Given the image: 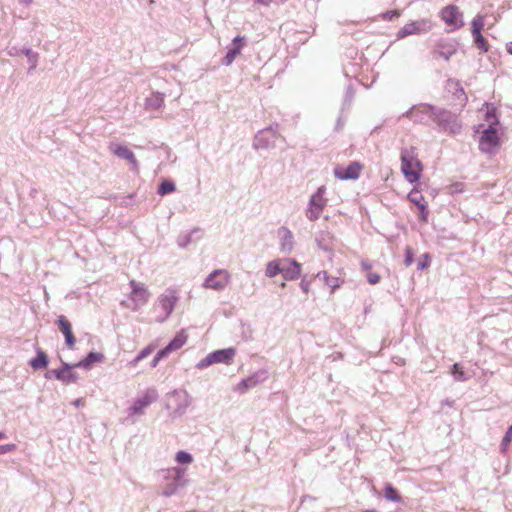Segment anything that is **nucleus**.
<instances>
[{"instance_id": "1", "label": "nucleus", "mask_w": 512, "mask_h": 512, "mask_svg": "<svg viewBox=\"0 0 512 512\" xmlns=\"http://www.w3.org/2000/svg\"><path fill=\"white\" fill-rule=\"evenodd\" d=\"M429 115L430 120L437 123L444 131L451 134L459 133L461 124L455 114L445 109H438L431 105H424L420 109Z\"/></svg>"}, {"instance_id": "2", "label": "nucleus", "mask_w": 512, "mask_h": 512, "mask_svg": "<svg viewBox=\"0 0 512 512\" xmlns=\"http://www.w3.org/2000/svg\"><path fill=\"white\" fill-rule=\"evenodd\" d=\"M401 170L405 178L411 183L418 181L420 178L422 165L417 158L414 147L405 148L401 151Z\"/></svg>"}, {"instance_id": "3", "label": "nucleus", "mask_w": 512, "mask_h": 512, "mask_svg": "<svg viewBox=\"0 0 512 512\" xmlns=\"http://www.w3.org/2000/svg\"><path fill=\"white\" fill-rule=\"evenodd\" d=\"M190 403L189 394L185 390H174L166 398V408L171 410L173 417H180L185 414Z\"/></svg>"}, {"instance_id": "4", "label": "nucleus", "mask_w": 512, "mask_h": 512, "mask_svg": "<svg viewBox=\"0 0 512 512\" xmlns=\"http://www.w3.org/2000/svg\"><path fill=\"white\" fill-rule=\"evenodd\" d=\"M165 479L169 481L163 487L162 495L165 497L174 495L179 488H183L188 483V480L185 478V469L178 466L168 469Z\"/></svg>"}, {"instance_id": "5", "label": "nucleus", "mask_w": 512, "mask_h": 512, "mask_svg": "<svg viewBox=\"0 0 512 512\" xmlns=\"http://www.w3.org/2000/svg\"><path fill=\"white\" fill-rule=\"evenodd\" d=\"M277 140L285 142V138L278 133L276 128L268 127L258 131L253 140V147L255 149H273L276 147Z\"/></svg>"}, {"instance_id": "6", "label": "nucleus", "mask_w": 512, "mask_h": 512, "mask_svg": "<svg viewBox=\"0 0 512 512\" xmlns=\"http://www.w3.org/2000/svg\"><path fill=\"white\" fill-rule=\"evenodd\" d=\"M230 274L225 269H216L205 279L203 287L215 291H222L229 283Z\"/></svg>"}, {"instance_id": "7", "label": "nucleus", "mask_w": 512, "mask_h": 512, "mask_svg": "<svg viewBox=\"0 0 512 512\" xmlns=\"http://www.w3.org/2000/svg\"><path fill=\"white\" fill-rule=\"evenodd\" d=\"M235 355V349L227 348L220 349L209 353L204 359L199 361L196 365L198 369H204L215 363H229Z\"/></svg>"}, {"instance_id": "8", "label": "nucleus", "mask_w": 512, "mask_h": 512, "mask_svg": "<svg viewBox=\"0 0 512 512\" xmlns=\"http://www.w3.org/2000/svg\"><path fill=\"white\" fill-rule=\"evenodd\" d=\"M74 368L78 367L75 366V364L62 362L61 368L49 371L46 374V378H49L50 375H53L57 380L63 382L64 384L75 383L79 379V374L73 371Z\"/></svg>"}, {"instance_id": "9", "label": "nucleus", "mask_w": 512, "mask_h": 512, "mask_svg": "<svg viewBox=\"0 0 512 512\" xmlns=\"http://www.w3.org/2000/svg\"><path fill=\"white\" fill-rule=\"evenodd\" d=\"M178 300L176 292L174 290H166L158 298V306L163 311V315L157 319L158 322H164L170 314L173 312L175 304Z\"/></svg>"}, {"instance_id": "10", "label": "nucleus", "mask_w": 512, "mask_h": 512, "mask_svg": "<svg viewBox=\"0 0 512 512\" xmlns=\"http://www.w3.org/2000/svg\"><path fill=\"white\" fill-rule=\"evenodd\" d=\"M433 24L429 19H421L415 22H411L406 24L403 28H401L397 33V38H405L409 35L419 34L423 32H428L432 29Z\"/></svg>"}, {"instance_id": "11", "label": "nucleus", "mask_w": 512, "mask_h": 512, "mask_svg": "<svg viewBox=\"0 0 512 512\" xmlns=\"http://www.w3.org/2000/svg\"><path fill=\"white\" fill-rule=\"evenodd\" d=\"M499 146V137L495 128L485 129L479 140V149L484 153H493Z\"/></svg>"}, {"instance_id": "12", "label": "nucleus", "mask_w": 512, "mask_h": 512, "mask_svg": "<svg viewBox=\"0 0 512 512\" xmlns=\"http://www.w3.org/2000/svg\"><path fill=\"white\" fill-rule=\"evenodd\" d=\"M130 286L132 288L130 299L134 303L132 309L137 310L148 302L150 293L143 283L136 282L135 280L130 281Z\"/></svg>"}, {"instance_id": "13", "label": "nucleus", "mask_w": 512, "mask_h": 512, "mask_svg": "<svg viewBox=\"0 0 512 512\" xmlns=\"http://www.w3.org/2000/svg\"><path fill=\"white\" fill-rule=\"evenodd\" d=\"M441 19L450 26L453 30L458 29L464 25L462 14L459 8L454 5H449L441 10Z\"/></svg>"}, {"instance_id": "14", "label": "nucleus", "mask_w": 512, "mask_h": 512, "mask_svg": "<svg viewBox=\"0 0 512 512\" xmlns=\"http://www.w3.org/2000/svg\"><path fill=\"white\" fill-rule=\"evenodd\" d=\"M158 398V393L155 389L147 390L144 395L137 398L133 405L129 408L130 414L141 415L144 413L145 408L155 402Z\"/></svg>"}, {"instance_id": "15", "label": "nucleus", "mask_w": 512, "mask_h": 512, "mask_svg": "<svg viewBox=\"0 0 512 512\" xmlns=\"http://www.w3.org/2000/svg\"><path fill=\"white\" fill-rule=\"evenodd\" d=\"M109 149L119 158L127 160L131 166L132 171L137 172L139 170V163L134 155V153L127 147L123 145H117L111 143Z\"/></svg>"}, {"instance_id": "16", "label": "nucleus", "mask_w": 512, "mask_h": 512, "mask_svg": "<svg viewBox=\"0 0 512 512\" xmlns=\"http://www.w3.org/2000/svg\"><path fill=\"white\" fill-rule=\"evenodd\" d=\"M245 37L236 36L231 45L228 47V51L225 57L222 59V64L225 66H229L233 63L235 58L240 54L243 46H244Z\"/></svg>"}, {"instance_id": "17", "label": "nucleus", "mask_w": 512, "mask_h": 512, "mask_svg": "<svg viewBox=\"0 0 512 512\" xmlns=\"http://www.w3.org/2000/svg\"><path fill=\"white\" fill-rule=\"evenodd\" d=\"M361 168L358 162H352L346 168H335L334 175L336 178L342 180L357 179L360 175Z\"/></svg>"}, {"instance_id": "18", "label": "nucleus", "mask_w": 512, "mask_h": 512, "mask_svg": "<svg viewBox=\"0 0 512 512\" xmlns=\"http://www.w3.org/2000/svg\"><path fill=\"white\" fill-rule=\"evenodd\" d=\"M280 238V250L283 253L289 254L294 248V236L287 227H281L278 230Z\"/></svg>"}, {"instance_id": "19", "label": "nucleus", "mask_w": 512, "mask_h": 512, "mask_svg": "<svg viewBox=\"0 0 512 512\" xmlns=\"http://www.w3.org/2000/svg\"><path fill=\"white\" fill-rule=\"evenodd\" d=\"M57 324L59 326L60 331L65 336V342H66L67 346L70 349H73L74 344H75V337L73 335L70 322L67 320V318L65 316L61 315L57 319Z\"/></svg>"}, {"instance_id": "20", "label": "nucleus", "mask_w": 512, "mask_h": 512, "mask_svg": "<svg viewBox=\"0 0 512 512\" xmlns=\"http://www.w3.org/2000/svg\"><path fill=\"white\" fill-rule=\"evenodd\" d=\"M289 262V266H283L282 276L285 280L291 281L295 280L300 276L301 273V264L298 263L294 259L287 260Z\"/></svg>"}, {"instance_id": "21", "label": "nucleus", "mask_w": 512, "mask_h": 512, "mask_svg": "<svg viewBox=\"0 0 512 512\" xmlns=\"http://www.w3.org/2000/svg\"><path fill=\"white\" fill-rule=\"evenodd\" d=\"M103 359V354L99 352H90L83 360L75 363V366L89 370L94 363L101 362Z\"/></svg>"}, {"instance_id": "22", "label": "nucleus", "mask_w": 512, "mask_h": 512, "mask_svg": "<svg viewBox=\"0 0 512 512\" xmlns=\"http://www.w3.org/2000/svg\"><path fill=\"white\" fill-rule=\"evenodd\" d=\"M187 341V336L184 332L178 333L169 344L163 348V351H166V354L169 355L172 351L180 349Z\"/></svg>"}, {"instance_id": "23", "label": "nucleus", "mask_w": 512, "mask_h": 512, "mask_svg": "<svg viewBox=\"0 0 512 512\" xmlns=\"http://www.w3.org/2000/svg\"><path fill=\"white\" fill-rule=\"evenodd\" d=\"M37 356L30 360L29 364L34 370L43 369L48 365V356L40 348L36 349Z\"/></svg>"}, {"instance_id": "24", "label": "nucleus", "mask_w": 512, "mask_h": 512, "mask_svg": "<svg viewBox=\"0 0 512 512\" xmlns=\"http://www.w3.org/2000/svg\"><path fill=\"white\" fill-rule=\"evenodd\" d=\"M164 104V94L153 93L150 97L146 98L145 106L147 109L157 110Z\"/></svg>"}, {"instance_id": "25", "label": "nucleus", "mask_w": 512, "mask_h": 512, "mask_svg": "<svg viewBox=\"0 0 512 512\" xmlns=\"http://www.w3.org/2000/svg\"><path fill=\"white\" fill-rule=\"evenodd\" d=\"M282 260H272L267 263L265 269V275L268 278H273L278 274H282Z\"/></svg>"}, {"instance_id": "26", "label": "nucleus", "mask_w": 512, "mask_h": 512, "mask_svg": "<svg viewBox=\"0 0 512 512\" xmlns=\"http://www.w3.org/2000/svg\"><path fill=\"white\" fill-rule=\"evenodd\" d=\"M323 210L324 209H322L319 205L314 203V200H309L305 215L308 220L316 221L320 218Z\"/></svg>"}, {"instance_id": "27", "label": "nucleus", "mask_w": 512, "mask_h": 512, "mask_svg": "<svg viewBox=\"0 0 512 512\" xmlns=\"http://www.w3.org/2000/svg\"><path fill=\"white\" fill-rule=\"evenodd\" d=\"M408 199L413 203L415 204L417 207H419V209L421 210V212H425V209L427 207L426 205V202L424 200V197L423 195L417 191V190H412L409 194H408Z\"/></svg>"}, {"instance_id": "28", "label": "nucleus", "mask_w": 512, "mask_h": 512, "mask_svg": "<svg viewBox=\"0 0 512 512\" xmlns=\"http://www.w3.org/2000/svg\"><path fill=\"white\" fill-rule=\"evenodd\" d=\"M259 383L256 375L243 379L237 386V390L240 393H245L247 390L254 388Z\"/></svg>"}, {"instance_id": "29", "label": "nucleus", "mask_w": 512, "mask_h": 512, "mask_svg": "<svg viewBox=\"0 0 512 512\" xmlns=\"http://www.w3.org/2000/svg\"><path fill=\"white\" fill-rule=\"evenodd\" d=\"M424 105L425 104H422V105H419L418 107L412 108L410 111L407 112L408 117H410L411 119H413L415 121L427 122V120L430 119L429 115L426 113H423L422 111L419 110Z\"/></svg>"}, {"instance_id": "30", "label": "nucleus", "mask_w": 512, "mask_h": 512, "mask_svg": "<svg viewBox=\"0 0 512 512\" xmlns=\"http://www.w3.org/2000/svg\"><path fill=\"white\" fill-rule=\"evenodd\" d=\"M325 191L326 188L324 186H320L310 198V200H314V203L319 205L322 209H324L327 204V199L324 198Z\"/></svg>"}, {"instance_id": "31", "label": "nucleus", "mask_w": 512, "mask_h": 512, "mask_svg": "<svg viewBox=\"0 0 512 512\" xmlns=\"http://www.w3.org/2000/svg\"><path fill=\"white\" fill-rule=\"evenodd\" d=\"M176 189L175 184L170 180H163L158 187V194L163 196L174 192Z\"/></svg>"}, {"instance_id": "32", "label": "nucleus", "mask_w": 512, "mask_h": 512, "mask_svg": "<svg viewBox=\"0 0 512 512\" xmlns=\"http://www.w3.org/2000/svg\"><path fill=\"white\" fill-rule=\"evenodd\" d=\"M384 496L387 500L393 501V502H400L401 497L399 496L397 490L391 485L387 484L384 490Z\"/></svg>"}, {"instance_id": "33", "label": "nucleus", "mask_w": 512, "mask_h": 512, "mask_svg": "<svg viewBox=\"0 0 512 512\" xmlns=\"http://www.w3.org/2000/svg\"><path fill=\"white\" fill-rule=\"evenodd\" d=\"M198 231H199L198 228H194L190 233L179 235V237L177 239L178 246L181 248L187 247L192 241V235Z\"/></svg>"}, {"instance_id": "34", "label": "nucleus", "mask_w": 512, "mask_h": 512, "mask_svg": "<svg viewBox=\"0 0 512 512\" xmlns=\"http://www.w3.org/2000/svg\"><path fill=\"white\" fill-rule=\"evenodd\" d=\"M452 375H453V377H454V379L456 381L463 382V381L468 380V376L463 371V368L461 367V365L459 363H455L453 365V367H452Z\"/></svg>"}, {"instance_id": "35", "label": "nucleus", "mask_w": 512, "mask_h": 512, "mask_svg": "<svg viewBox=\"0 0 512 512\" xmlns=\"http://www.w3.org/2000/svg\"><path fill=\"white\" fill-rule=\"evenodd\" d=\"M484 27L483 16L478 15L472 21V34H479Z\"/></svg>"}, {"instance_id": "36", "label": "nucleus", "mask_w": 512, "mask_h": 512, "mask_svg": "<svg viewBox=\"0 0 512 512\" xmlns=\"http://www.w3.org/2000/svg\"><path fill=\"white\" fill-rule=\"evenodd\" d=\"M175 459L180 464H190L193 461L192 455L185 451H178Z\"/></svg>"}, {"instance_id": "37", "label": "nucleus", "mask_w": 512, "mask_h": 512, "mask_svg": "<svg viewBox=\"0 0 512 512\" xmlns=\"http://www.w3.org/2000/svg\"><path fill=\"white\" fill-rule=\"evenodd\" d=\"M475 45L484 52L488 51V45L481 33L473 35Z\"/></svg>"}, {"instance_id": "38", "label": "nucleus", "mask_w": 512, "mask_h": 512, "mask_svg": "<svg viewBox=\"0 0 512 512\" xmlns=\"http://www.w3.org/2000/svg\"><path fill=\"white\" fill-rule=\"evenodd\" d=\"M512 441V425L507 429L502 441L501 450L504 452Z\"/></svg>"}, {"instance_id": "39", "label": "nucleus", "mask_w": 512, "mask_h": 512, "mask_svg": "<svg viewBox=\"0 0 512 512\" xmlns=\"http://www.w3.org/2000/svg\"><path fill=\"white\" fill-rule=\"evenodd\" d=\"M152 348L151 347H146L144 348L138 355L137 357L133 360V363L134 364H137L140 360L148 357L151 353H152Z\"/></svg>"}, {"instance_id": "40", "label": "nucleus", "mask_w": 512, "mask_h": 512, "mask_svg": "<svg viewBox=\"0 0 512 512\" xmlns=\"http://www.w3.org/2000/svg\"><path fill=\"white\" fill-rule=\"evenodd\" d=\"M168 355L166 354V351H163L162 349L160 351L157 352L156 356L154 357V359L152 360L151 362V367H156L158 362L167 357Z\"/></svg>"}, {"instance_id": "41", "label": "nucleus", "mask_w": 512, "mask_h": 512, "mask_svg": "<svg viewBox=\"0 0 512 512\" xmlns=\"http://www.w3.org/2000/svg\"><path fill=\"white\" fill-rule=\"evenodd\" d=\"M38 60H39V54L38 53L33 55V57L28 58V62L30 64L29 72H32V71H34L36 69V67L38 65Z\"/></svg>"}, {"instance_id": "42", "label": "nucleus", "mask_w": 512, "mask_h": 512, "mask_svg": "<svg viewBox=\"0 0 512 512\" xmlns=\"http://www.w3.org/2000/svg\"><path fill=\"white\" fill-rule=\"evenodd\" d=\"M404 263L407 267L413 263V253H412V249L410 247H407L405 250Z\"/></svg>"}, {"instance_id": "43", "label": "nucleus", "mask_w": 512, "mask_h": 512, "mask_svg": "<svg viewBox=\"0 0 512 512\" xmlns=\"http://www.w3.org/2000/svg\"><path fill=\"white\" fill-rule=\"evenodd\" d=\"M325 282L332 289H336V288L340 287V280L337 277L329 276L328 280H325Z\"/></svg>"}, {"instance_id": "44", "label": "nucleus", "mask_w": 512, "mask_h": 512, "mask_svg": "<svg viewBox=\"0 0 512 512\" xmlns=\"http://www.w3.org/2000/svg\"><path fill=\"white\" fill-rule=\"evenodd\" d=\"M367 281L371 285H375L380 281V276L377 273H369L367 275Z\"/></svg>"}, {"instance_id": "45", "label": "nucleus", "mask_w": 512, "mask_h": 512, "mask_svg": "<svg viewBox=\"0 0 512 512\" xmlns=\"http://www.w3.org/2000/svg\"><path fill=\"white\" fill-rule=\"evenodd\" d=\"M398 16H399V12L397 10L388 11L383 15L384 19H386V20H392L393 18L398 17Z\"/></svg>"}, {"instance_id": "46", "label": "nucleus", "mask_w": 512, "mask_h": 512, "mask_svg": "<svg viewBox=\"0 0 512 512\" xmlns=\"http://www.w3.org/2000/svg\"><path fill=\"white\" fill-rule=\"evenodd\" d=\"M15 448L14 444H6L0 446V454L12 451Z\"/></svg>"}, {"instance_id": "47", "label": "nucleus", "mask_w": 512, "mask_h": 512, "mask_svg": "<svg viewBox=\"0 0 512 512\" xmlns=\"http://www.w3.org/2000/svg\"><path fill=\"white\" fill-rule=\"evenodd\" d=\"M21 53L27 56V58L33 57L37 52H34L31 48H23Z\"/></svg>"}, {"instance_id": "48", "label": "nucleus", "mask_w": 512, "mask_h": 512, "mask_svg": "<svg viewBox=\"0 0 512 512\" xmlns=\"http://www.w3.org/2000/svg\"><path fill=\"white\" fill-rule=\"evenodd\" d=\"M300 287L301 289L303 290L304 293H308L309 291V287H310V283L305 281V279H303L300 283Z\"/></svg>"}, {"instance_id": "49", "label": "nucleus", "mask_w": 512, "mask_h": 512, "mask_svg": "<svg viewBox=\"0 0 512 512\" xmlns=\"http://www.w3.org/2000/svg\"><path fill=\"white\" fill-rule=\"evenodd\" d=\"M18 54H19V50L16 47H12L11 49L8 50L9 56H18Z\"/></svg>"}, {"instance_id": "50", "label": "nucleus", "mask_w": 512, "mask_h": 512, "mask_svg": "<svg viewBox=\"0 0 512 512\" xmlns=\"http://www.w3.org/2000/svg\"><path fill=\"white\" fill-rule=\"evenodd\" d=\"M427 266H428V263H427L426 261H419V262H418V267H417V269H418V270H423V269H425Z\"/></svg>"}, {"instance_id": "51", "label": "nucleus", "mask_w": 512, "mask_h": 512, "mask_svg": "<svg viewBox=\"0 0 512 512\" xmlns=\"http://www.w3.org/2000/svg\"><path fill=\"white\" fill-rule=\"evenodd\" d=\"M317 277H319V278H320V277H322V278H323V280L325 281V280H328L329 275L327 274V272H326V271H321V272H319V273L317 274Z\"/></svg>"}, {"instance_id": "52", "label": "nucleus", "mask_w": 512, "mask_h": 512, "mask_svg": "<svg viewBox=\"0 0 512 512\" xmlns=\"http://www.w3.org/2000/svg\"><path fill=\"white\" fill-rule=\"evenodd\" d=\"M361 266L364 270H369L371 268V264L368 261H362Z\"/></svg>"}, {"instance_id": "53", "label": "nucleus", "mask_w": 512, "mask_h": 512, "mask_svg": "<svg viewBox=\"0 0 512 512\" xmlns=\"http://www.w3.org/2000/svg\"><path fill=\"white\" fill-rule=\"evenodd\" d=\"M257 3L262 5H268L272 0H255Z\"/></svg>"}, {"instance_id": "54", "label": "nucleus", "mask_w": 512, "mask_h": 512, "mask_svg": "<svg viewBox=\"0 0 512 512\" xmlns=\"http://www.w3.org/2000/svg\"><path fill=\"white\" fill-rule=\"evenodd\" d=\"M507 52L512 55V42L508 43L506 45Z\"/></svg>"}, {"instance_id": "55", "label": "nucleus", "mask_w": 512, "mask_h": 512, "mask_svg": "<svg viewBox=\"0 0 512 512\" xmlns=\"http://www.w3.org/2000/svg\"><path fill=\"white\" fill-rule=\"evenodd\" d=\"M427 214H428V212H427V210L425 209V212H421V219H422V220H424V221H426V220H427Z\"/></svg>"}, {"instance_id": "56", "label": "nucleus", "mask_w": 512, "mask_h": 512, "mask_svg": "<svg viewBox=\"0 0 512 512\" xmlns=\"http://www.w3.org/2000/svg\"><path fill=\"white\" fill-rule=\"evenodd\" d=\"M18 1H19V3L24 4V5H29L32 3V0H18Z\"/></svg>"}, {"instance_id": "57", "label": "nucleus", "mask_w": 512, "mask_h": 512, "mask_svg": "<svg viewBox=\"0 0 512 512\" xmlns=\"http://www.w3.org/2000/svg\"><path fill=\"white\" fill-rule=\"evenodd\" d=\"M451 55L452 53H441V56H443L445 60H449Z\"/></svg>"}, {"instance_id": "58", "label": "nucleus", "mask_w": 512, "mask_h": 512, "mask_svg": "<svg viewBox=\"0 0 512 512\" xmlns=\"http://www.w3.org/2000/svg\"><path fill=\"white\" fill-rule=\"evenodd\" d=\"M312 498L309 496H305L302 500V503L306 502L307 500H311Z\"/></svg>"}, {"instance_id": "59", "label": "nucleus", "mask_w": 512, "mask_h": 512, "mask_svg": "<svg viewBox=\"0 0 512 512\" xmlns=\"http://www.w3.org/2000/svg\"><path fill=\"white\" fill-rule=\"evenodd\" d=\"M80 403H81V399H77L74 401V405H76V406L80 405Z\"/></svg>"}, {"instance_id": "60", "label": "nucleus", "mask_w": 512, "mask_h": 512, "mask_svg": "<svg viewBox=\"0 0 512 512\" xmlns=\"http://www.w3.org/2000/svg\"><path fill=\"white\" fill-rule=\"evenodd\" d=\"M5 438V434L3 432H0V440Z\"/></svg>"}, {"instance_id": "61", "label": "nucleus", "mask_w": 512, "mask_h": 512, "mask_svg": "<svg viewBox=\"0 0 512 512\" xmlns=\"http://www.w3.org/2000/svg\"><path fill=\"white\" fill-rule=\"evenodd\" d=\"M462 94H464V89L462 87L459 88Z\"/></svg>"}]
</instances>
